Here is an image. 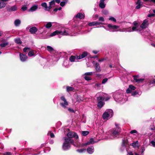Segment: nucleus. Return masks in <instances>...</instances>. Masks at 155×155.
<instances>
[{
    "label": "nucleus",
    "instance_id": "nucleus-2",
    "mask_svg": "<svg viewBox=\"0 0 155 155\" xmlns=\"http://www.w3.org/2000/svg\"><path fill=\"white\" fill-rule=\"evenodd\" d=\"M113 115V112L112 110H107L103 113L102 117L104 119H108L111 117Z\"/></svg>",
    "mask_w": 155,
    "mask_h": 155
},
{
    "label": "nucleus",
    "instance_id": "nucleus-54",
    "mask_svg": "<svg viewBox=\"0 0 155 155\" xmlns=\"http://www.w3.org/2000/svg\"><path fill=\"white\" fill-rule=\"evenodd\" d=\"M133 24L134 26H136V27H138V23L136 21H135L133 22Z\"/></svg>",
    "mask_w": 155,
    "mask_h": 155
},
{
    "label": "nucleus",
    "instance_id": "nucleus-57",
    "mask_svg": "<svg viewBox=\"0 0 155 155\" xmlns=\"http://www.w3.org/2000/svg\"><path fill=\"white\" fill-rule=\"evenodd\" d=\"M126 92L128 93V94H129V93H130L132 92H131V91L130 90V89L129 88V87H128V88L127 89V90H126Z\"/></svg>",
    "mask_w": 155,
    "mask_h": 155
},
{
    "label": "nucleus",
    "instance_id": "nucleus-6",
    "mask_svg": "<svg viewBox=\"0 0 155 155\" xmlns=\"http://www.w3.org/2000/svg\"><path fill=\"white\" fill-rule=\"evenodd\" d=\"M105 97H97L98 101L97 106L101 108L104 105V98Z\"/></svg>",
    "mask_w": 155,
    "mask_h": 155
},
{
    "label": "nucleus",
    "instance_id": "nucleus-11",
    "mask_svg": "<svg viewBox=\"0 0 155 155\" xmlns=\"http://www.w3.org/2000/svg\"><path fill=\"white\" fill-rule=\"evenodd\" d=\"M72 99L73 102L74 103H78L80 102L81 101H84V97H74Z\"/></svg>",
    "mask_w": 155,
    "mask_h": 155
},
{
    "label": "nucleus",
    "instance_id": "nucleus-1",
    "mask_svg": "<svg viewBox=\"0 0 155 155\" xmlns=\"http://www.w3.org/2000/svg\"><path fill=\"white\" fill-rule=\"evenodd\" d=\"M63 139L64 140V142L62 145V149L64 150H67L70 148L71 144L73 143L74 141L72 139H69L66 137H64Z\"/></svg>",
    "mask_w": 155,
    "mask_h": 155
},
{
    "label": "nucleus",
    "instance_id": "nucleus-8",
    "mask_svg": "<svg viewBox=\"0 0 155 155\" xmlns=\"http://www.w3.org/2000/svg\"><path fill=\"white\" fill-rule=\"evenodd\" d=\"M67 136L68 137L69 139L74 138L75 139L78 138V136L77 134L74 132H69L67 134Z\"/></svg>",
    "mask_w": 155,
    "mask_h": 155
},
{
    "label": "nucleus",
    "instance_id": "nucleus-64",
    "mask_svg": "<svg viewBox=\"0 0 155 155\" xmlns=\"http://www.w3.org/2000/svg\"><path fill=\"white\" fill-rule=\"evenodd\" d=\"M3 155H11V153L10 152H7L5 153Z\"/></svg>",
    "mask_w": 155,
    "mask_h": 155
},
{
    "label": "nucleus",
    "instance_id": "nucleus-13",
    "mask_svg": "<svg viewBox=\"0 0 155 155\" xmlns=\"http://www.w3.org/2000/svg\"><path fill=\"white\" fill-rule=\"evenodd\" d=\"M148 21L147 19L144 20L142 23L140 25V27L142 29L146 28V26L148 25Z\"/></svg>",
    "mask_w": 155,
    "mask_h": 155
},
{
    "label": "nucleus",
    "instance_id": "nucleus-52",
    "mask_svg": "<svg viewBox=\"0 0 155 155\" xmlns=\"http://www.w3.org/2000/svg\"><path fill=\"white\" fill-rule=\"evenodd\" d=\"M55 3L54 0H53V1L50 2H49V5H55Z\"/></svg>",
    "mask_w": 155,
    "mask_h": 155
},
{
    "label": "nucleus",
    "instance_id": "nucleus-4",
    "mask_svg": "<svg viewBox=\"0 0 155 155\" xmlns=\"http://www.w3.org/2000/svg\"><path fill=\"white\" fill-rule=\"evenodd\" d=\"M60 104L63 108H65L68 106V103L65 97H61Z\"/></svg>",
    "mask_w": 155,
    "mask_h": 155
},
{
    "label": "nucleus",
    "instance_id": "nucleus-3",
    "mask_svg": "<svg viewBox=\"0 0 155 155\" xmlns=\"http://www.w3.org/2000/svg\"><path fill=\"white\" fill-rule=\"evenodd\" d=\"M120 129L118 128L114 129L110 132V138L113 139L116 137L119 134Z\"/></svg>",
    "mask_w": 155,
    "mask_h": 155
},
{
    "label": "nucleus",
    "instance_id": "nucleus-29",
    "mask_svg": "<svg viewBox=\"0 0 155 155\" xmlns=\"http://www.w3.org/2000/svg\"><path fill=\"white\" fill-rule=\"evenodd\" d=\"M34 55V52L33 50H32L29 51L28 55L29 57H32Z\"/></svg>",
    "mask_w": 155,
    "mask_h": 155
},
{
    "label": "nucleus",
    "instance_id": "nucleus-17",
    "mask_svg": "<svg viewBox=\"0 0 155 155\" xmlns=\"http://www.w3.org/2000/svg\"><path fill=\"white\" fill-rule=\"evenodd\" d=\"M76 18H79L80 19H84V16L82 13H78L75 16Z\"/></svg>",
    "mask_w": 155,
    "mask_h": 155
},
{
    "label": "nucleus",
    "instance_id": "nucleus-58",
    "mask_svg": "<svg viewBox=\"0 0 155 155\" xmlns=\"http://www.w3.org/2000/svg\"><path fill=\"white\" fill-rule=\"evenodd\" d=\"M95 25H99L100 24H103V23L98 21H95Z\"/></svg>",
    "mask_w": 155,
    "mask_h": 155
},
{
    "label": "nucleus",
    "instance_id": "nucleus-31",
    "mask_svg": "<svg viewBox=\"0 0 155 155\" xmlns=\"http://www.w3.org/2000/svg\"><path fill=\"white\" fill-rule=\"evenodd\" d=\"M8 42L3 43L0 44V46L2 48H3L8 45Z\"/></svg>",
    "mask_w": 155,
    "mask_h": 155
},
{
    "label": "nucleus",
    "instance_id": "nucleus-26",
    "mask_svg": "<svg viewBox=\"0 0 155 155\" xmlns=\"http://www.w3.org/2000/svg\"><path fill=\"white\" fill-rule=\"evenodd\" d=\"M76 58V56L71 55L69 58V60L71 62H74Z\"/></svg>",
    "mask_w": 155,
    "mask_h": 155
},
{
    "label": "nucleus",
    "instance_id": "nucleus-22",
    "mask_svg": "<svg viewBox=\"0 0 155 155\" xmlns=\"http://www.w3.org/2000/svg\"><path fill=\"white\" fill-rule=\"evenodd\" d=\"M88 54V53L87 52V51H84V52H83L82 54H81L80 55L81 58L82 59L87 56Z\"/></svg>",
    "mask_w": 155,
    "mask_h": 155
},
{
    "label": "nucleus",
    "instance_id": "nucleus-12",
    "mask_svg": "<svg viewBox=\"0 0 155 155\" xmlns=\"http://www.w3.org/2000/svg\"><path fill=\"white\" fill-rule=\"evenodd\" d=\"M21 60L22 61H24L26 60L28 58L26 54H23L20 53L19 54Z\"/></svg>",
    "mask_w": 155,
    "mask_h": 155
},
{
    "label": "nucleus",
    "instance_id": "nucleus-35",
    "mask_svg": "<svg viewBox=\"0 0 155 155\" xmlns=\"http://www.w3.org/2000/svg\"><path fill=\"white\" fill-rule=\"evenodd\" d=\"M89 133L88 131H82V134L83 136H86Z\"/></svg>",
    "mask_w": 155,
    "mask_h": 155
},
{
    "label": "nucleus",
    "instance_id": "nucleus-62",
    "mask_svg": "<svg viewBox=\"0 0 155 155\" xmlns=\"http://www.w3.org/2000/svg\"><path fill=\"white\" fill-rule=\"evenodd\" d=\"M137 27L136 26H133L132 27V29L133 31H136L137 30Z\"/></svg>",
    "mask_w": 155,
    "mask_h": 155
},
{
    "label": "nucleus",
    "instance_id": "nucleus-33",
    "mask_svg": "<svg viewBox=\"0 0 155 155\" xmlns=\"http://www.w3.org/2000/svg\"><path fill=\"white\" fill-rule=\"evenodd\" d=\"M99 5L101 8H104L105 7V4L104 3L100 2Z\"/></svg>",
    "mask_w": 155,
    "mask_h": 155
},
{
    "label": "nucleus",
    "instance_id": "nucleus-49",
    "mask_svg": "<svg viewBox=\"0 0 155 155\" xmlns=\"http://www.w3.org/2000/svg\"><path fill=\"white\" fill-rule=\"evenodd\" d=\"M150 143L151 145L153 147H155V141L154 140H151Z\"/></svg>",
    "mask_w": 155,
    "mask_h": 155
},
{
    "label": "nucleus",
    "instance_id": "nucleus-19",
    "mask_svg": "<svg viewBox=\"0 0 155 155\" xmlns=\"http://www.w3.org/2000/svg\"><path fill=\"white\" fill-rule=\"evenodd\" d=\"M95 67L97 72H99L101 71V68L99 63H96L95 65Z\"/></svg>",
    "mask_w": 155,
    "mask_h": 155
},
{
    "label": "nucleus",
    "instance_id": "nucleus-46",
    "mask_svg": "<svg viewBox=\"0 0 155 155\" xmlns=\"http://www.w3.org/2000/svg\"><path fill=\"white\" fill-rule=\"evenodd\" d=\"M144 2H147L149 1L150 2H153L155 4V0H143Z\"/></svg>",
    "mask_w": 155,
    "mask_h": 155
},
{
    "label": "nucleus",
    "instance_id": "nucleus-27",
    "mask_svg": "<svg viewBox=\"0 0 155 155\" xmlns=\"http://www.w3.org/2000/svg\"><path fill=\"white\" fill-rule=\"evenodd\" d=\"M15 41L16 43L20 44H21L22 43V41L19 38L15 39Z\"/></svg>",
    "mask_w": 155,
    "mask_h": 155
},
{
    "label": "nucleus",
    "instance_id": "nucleus-23",
    "mask_svg": "<svg viewBox=\"0 0 155 155\" xmlns=\"http://www.w3.org/2000/svg\"><path fill=\"white\" fill-rule=\"evenodd\" d=\"M4 1H1L0 0V9L5 7L6 5V4Z\"/></svg>",
    "mask_w": 155,
    "mask_h": 155
},
{
    "label": "nucleus",
    "instance_id": "nucleus-44",
    "mask_svg": "<svg viewBox=\"0 0 155 155\" xmlns=\"http://www.w3.org/2000/svg\"><path fill=\"white\" fill-rule=\"evenodd\" d=\"M84 78L87 81H88L91 79V78L87 76H85L84 77Z\"/></svg>",
    "mask_w": 155,
    "mask_h": 155
},
{
    "label": "nucleus",
    "instance_id": "nucleus-9",
    "mask_svg": "<svg viewBox=\"0 0 155 155\" xmlns=\"http://www.w3.org/2000/svg\"><path fill=\"white\" fill-rule=\"evenodd\" d=\"M107 27L109 28V30L112 32L117 31V29L119 26L116 25H112L111 24H107Z\"/></svg>",
    "mask_w": 155,
    "mask_h": 155
},
{
    "label": "nucleus",
    "instance_id": "nucleus-41",
    "mask_svg": "<svg viewBox=\"0 0 155 155\" xmlns=\"http://www.w3.org/2000/svg\"><path fill=\"white\" fill-rule=\"evenodd\" d=\"M138 94V92L137 91H135L131 92L132 95L135 96Z\"/></svg>",
    "mask_w": 155,
    "mask_h": 155
},
{
    "label": "nucleus",
    "instance_id": "nucleus-48",
    "mask_svg": "<svg viewBox=\"0 0 155 155\" xmlns=\"http://www.w3.org/2000/svg\"><path fill=\"white\" fill-rule=\"evenodd\" d=\"M27 7H26L25 6H23L21 8V9L22 10V11H24L27 10Z\"/></svg>",
    "mask_w": 155,
    "mask_h": 155
},
{
    "label": "nucleus",
    "instance_id": "nucleus-43",
    "mask_svg": "<svg viewBox=\"0 0 155 155\" xmlns=\"http://www.w3.org/2000/svg\"><path fill=\"white\" fill-rule=\"evenodd\" d=\"M98 20L100 21L103 22L104 21V19L103 17H101L99 18Z\"/></svg>",
    "mask_w": 155,
    "mask_h": 155
},
{
    "label": "nucleus",
    "instance_id": "nucleus-39",
    "mask_svg": "<svg viewBox=\"0 0 155 155\" xmlns=\"http://www.w3.org/2000/svg\"><path fill=\"white\" fill-rule=\"evenodd\" d=\"M48 135L50 136L51 137H54V134L51 132H49L48 134Z\"/></svg>",
    "mask_w": 155,
    "mask_h": 155
},
{
    "label": "nucleus",
    "instance_id": "nucleus-20",
    "mask_svg": "<svg viewBox=\"0 0 155 155\" xmlns=\"http://www.w3.org/2000/svg\"><path fill=\"white\" fill-rule=\"evenodd\" d=\"M38 8V5H33L29 10V11L33 12L35 11Z\"/></svg>",
    "mask_w": 155,
    "mask_h": 155
},
{
    "label": "nucleus",
    "instance_id": "nucleus-36",
    "mask_svg": "<svg viewBox=\"0 0 155 155\" xmlns=\"http://www.w3.org/2000/svg\"><path fill=\"white\" fill-rule=\"evenodd\" d=\"M140 150L141 154L143 155V152L145 150V148L144 147H141Z\"/></svg>",
    "mask_w": 155,
    "mask_h": 155
},
{
    "label": "nucleus",
    "instance_id": "nucleus-47",
    "mask_svg": "<svg viewBox=\"0 0 155 155\" xmlns=\"http://www.w3.org/2000/svg\"><path fill=\"white\" fill-rule=\"evenodd\" d=\"M65 4H66V2H64V1L61 2L60 3V5L62 7H63L65 5Z\"/></svg>",
    "mask_w": 155,
    "mask_h": 155
},
{
    "label": "nucleus",
    "instance_id": "nucleus-51",
    "mask_svg": "<svg viewBox=\"0 0 155 155\" xmlns=\"http://www.w3.org/2000/svg\"><path fill=\"white\" fill-rule=\"evenodd\" d=\"M137 5L136 7V9H139L140 8L141 6V4H137Z\"/></svg>",
    "mask_w": 155,
    "mask_h": 155
},
{
    "label": "nucleus",
    "instance_id": "nucleus-15",
    "mask_svg": "<svg viewBox=\"0 0 155 155\" xmlns=\"http://www.w3.org/2000/svg\"><path fill=\"white\" fill-rule=\"evenodd\" d=\"M94 150V147L93 146L89 147L87 149V151L89 154L92 153Z\"/></svg>",
    "mask_w": 155,
    "mask_h": 155
},
{
    "label": "nucleus",
    "instance_id": "nucleus-50",
    "mask_svg": "<svg viewBox=\"0 0 155 155\" xmlns=\"http://www.w3.org/2000/svg\"><path fill=\"white\" fill-rule=\"evenodd\" d=\"M107 80H108V79L107 78H106L104 79L102 81V84H104L107 81Z\"/></svg>",
    "mask_w": 155,
    "mask_h": 155
},
{
    "label": "nucleus",
    "instance_id": "nucleus-42",
    "mask_svg": "<svg viewBox=\"0 0 155 155\" xmlns=\"http://www.w3.org/2000/svg\"><path fill=\"white\" fill-rule=\"evenodd\" d=\"M88 25L89 26L95 25V21H93L89 23L88 24Z\"/></svg>",
    "mask_w": 155,
    "mask_h": 155
},
{
    "label": "nucleus",
    "instance_id": "nucleus-7",
    "mask_svg": "<svg viewBox=\"0 0 155 155\" xmlns=\"http://www.w3.org/2000/svg\"><path fill=\"white\" fill-rule=\"evenodd\" d=\"M114 100L116 102L122 104L127 100V97H114Z\"/></svg>",
    "mask_w": 155,
    "mask_h": 155
},
{
    "label": "nucleus",
    "instance_id": "nucleus-45",
    "mask_svg": "<svg viewBox=\"0 0 155 155\" xmlns=\"http://www.w3.org/2000/svg\"><path fill=\"white\" fill-rule=\"evenodd\" d=\"M109 20L113 21L115 22H116V20L115 19V18L113 17H111L110 18H109Z\"/></svg>",
    "mask_w": 155,
    "mask_h": 155
},
{
    "label": "nucleus",
    "instance_id": "nucleus-25",
    "mask_svg": "<svg viewBox=\"0 0 155 155\" xmlns=\"http://www.w3.org/2000/svg\"><path fill=\"white\" fill-rule=\"evenodd\" d=\"M21 21L18 19H16L14 22L15 25V26H18L21 24Z\"/></svg>",
    "mask_w": 155,
    "mask_h": 155
},
{
    "label": "nucleus",
    "instance_id": "nucleus-60",
    "mask_svg": "<svg viewBox=\"0 0 155 155\" xmlns=\"http://www.w3.org/2000/svg\"><path fill=\"white\" fill-rule=\"evenodd\" d=\"M68 110L69 111H70L71 112H73V113L74 112V110L72 109H71L70 108H69L68 109Z\"/></svg>",
    "mask_w": 155,
    "mask_h": 155
},
{
    "label": "nucleus",
    "instance_id": "nucleus-18",
    "mask_svg": "<svg viewBox=\"0 0 155 155\" xmlns=\"http://www.w3.org/2000/svg\"><path fill=\"white\" fill-rule=\"evenodd\" d=\"M130 145L132 146L134 148L139 147V143L138 141H136L135 142H134L133 143L130 144Z\"/></svg>",
    "mask_w": 155,
    "mask_h": 155
},
{
    "label": "nucleus",
    "instance_id": "nucleus-28",
    "mask_svg": "<svg viewBox=\"0 0 155 155\" xmlns=\"http://www.w3.org/2000/svg\"><path fill=\"white\" fill-rule=\"evenodd\" d=\"M41 6L45 8V10H46L48 8V6L47 5V4L45 2H43L41 4Z\"/></svg>",
    "mask_w": 155,
    "mask_h": 155
},
{
    "label": "nucleus",
    "instance_id": "nucleus-30",
    "mask_svg": "<svg viewBox=\"0 0 155 155\" xmlns=\"http://www.w3.org/2000/svg\"><path fill=\"white\" fill-rule=\"evenodd\" d=\"M128 140L127 139L124 138L123 140L122 145L124 146L127 143Z\"/></svg>",
    "mask_w": 155,
    "mask_h": 155
},
{
    "label": "nucleus",
    "instance_id": "nucleus-53",
    "mask_svg": "<svg viewBox=\"0 0 155 155\" xmlns=\"http://www.w3.org/2000/svg\"><path fill=\"white\" fill-rule=\"evenodd\" d=\"M92 72H88L85 73L84 75H85L91 76L92 75Z\"/></svg>",
    "mask_w": 155,
    "mask_h": 155
},
{
    "label": "nucleus",
    "instance_id": "nucleus-5",
    "mask_svg": "<svg viewBox=\"0 0 155 155\" xmlns=\"http://www.w3.org/2000/svg\"><path fill=\"white\" fill-rule=\"evenodd\" d=\"M60 34L63 35H68V33L66 31V30H64V31H59L56 30L52 33L51 35V36H53L57 35Z\"/></svg>",
    "mask_w": 155,
    "mask_h": 155
},
{
    "label": "nucleus",
    "instance_id": "nucleus-59",
    "mask_svg": "<svg viewBox=\"0 0 155 155\" xmlns=\"http://www.w3.org/2000/svg\"><path fill=\"white\" fill-rule=\"evenodd\" d=\"M52 8V7L51 5H49L48 7V8L47 9H46L47 11H49Z\"/></svg>",
    "mask_w": 155,
    "mask_h": 155
},
{
    "label": "nucleus",
    "instance_id": "nucleus-61",
    "mask_svg": "<svg viewBox=\"0 0 155 155\" xmlns=\"http://www.w3.org/2000/svg\"><path fill=\"white\" fill-rule=\"evenodd\" d=\"M103 13L105 15H107L108 14V12L107 11L105 10L103 12Z\"/></svg>",
    "mask_w": 155,
    "mask_h": 155
},
{
    "label": "nucleus",
    "instance_id": "nucleus-10",
    "mask_svg": "<svg viewBox=\"0 0 155 155\" xmlns=\"http://www.w3.org/2000/svg\"><path fill=\"white\" fill-rule=\"evenodd\" d=\"M95 143V142L94 141V139L93 138H91L90 139V140L87 141V143L81 144L80 145V147H84V146H87V145L93 144Z\"/></svg>",
    "mask_w": 155,
    "mask_h": 155
},
{
    "label": "nucleus",
    "instance_id": "nucleus-63",
    "mask_svg": "<svg viewBox=\"0 0 155 155\" xmlns=\"http://www.w3.org/2000/svg\"><path fill=\"white\" fill-rule=\"evenodd\" d=\"M76 59H77V60L81 59V57L80 55L79 56H77L76 57Z\"/></svg>",
    "mask_w": 155,
    "mask_h": 155
},
{
    "label": "nucleus",
    "instance_id": "nucleus-38",
    "mask_svg": "<svg viewBox=\"0 0 155 155\" xmlns=\"http://www.w3.org/2000/svg\"><path fill=\"white\" fill-rule=\"evenodd\" d=\"M129 87L131 91L132 90H134L136 89V87L133 85H130Z\"/></svg>",
    "mask_w": 155,
    "mask_h": 155
},
{
    "label": "nucleus",
    "instance_id": "nucleus-14",
    "mask_svg": "<svg viewBox=\"0 0 155 155\" xmlns=\"http://www.w3.org/2000/svg\"><path fill=\"white\" fill-rule=\"evenodd\" d=\"M17 9V7L15 5L11 7H9L7 10L8 12H12L16 11Z\"/></svg>",
    "mask_w": 155,
    "mask_h": 155
},
{
    "label": "nucleus",
    "instance_id": "nucleus-32",
    "mask_svg": "<svg viewBox=\"0 0 155 155\" xmlns=\"http://www.w3.org/2000/svg\"><path fill=\"white\" fill-rule=\"evenodd\" d=\"M52 26L51 23V22H48V23L45 25V27L46 28H50Z\"/></svg>",
    "mask_w": 155,
    "mask_h": 155
},
{
    "label": "nucleus",
    "instance_id": "nucleus-34",
    "mask_svg": "<svg viewBox=\"0 0 155 155\" xmlns=\"http://www.w3.org/2000/svg\"><path fill=\"white\" fill-rule=\"evenodd\" d=\"M47 49L49 51H52L54 50L53 48L50 46H47Z\"/></svg>",
    "mask_w": 155,
    "mask_h": 155
},
{
    "label": "nucleus",
    "instance_id": "nucleus-21",
    "mask_svg": "<svg viewBox=\"0 0 155 155\" xmlns=\"http://www.w3.org/2000/svg\"><path fill=\"white\" fill-rule=\"evenodd\" d=\"M66 88L67 91L68 92L73 91L74 90V88L69 86H66Z\"/></svg>",
    "mask_w": 155,
    "mask_h": 155
},
{
    "label": "nucleus",
    "instance_id": "nucleus-37",
    "mask_svg": "<svg viewBox=\"0 0 155 155\" xmlns=\"http://www.w3.org/2000/svg\"><path fill=\"white\" fill-rule=\"evenodd\" d=\"M86 150L84 149H78L77 150V151L79 153H82Z\"/></svg>",
    "mask_w": 155,
    "mask_h": 155
},
{
    "label": "nucleus",
    "instance_id": "nucleus-40",
    "mask_svg": "<svg viewBox=\"0 0 155 155\" xmlns=\"http://www.w3.org/2000/svg\"><path fill=\"white\" fill-rule=\"evenodd\" d=\"M30 49H31L30 48L25 47L23 48V51L24 52H26L28 50H30Z\"/></svg>",
    "mask_w": 155,
    "mask_h": 155
},
{
    "label": "nucleus",
    "instance_id": "nucleus-24",
    "mask_svg": "<svg viewBox=\"0 0 155 155\" xmlns=\"http://www.w3.org/2000/svg\"><path fill=\"white\" fill-rule=\"evenodd\" d=\"M144 80V78L138 79L135 77L134 78V80L137 83L142 82Z\"/></svg>",
    "mask_w": 155,
    "mask_h": 155
},
{
    "label": "nucleus",
    "instance_id": "nucleus-56",
    "mask_svg": "<svg viewBox=\"0 0 155 155\" xmlns=\"http://www.w3.org/2000/svg\"><path fill=\"white\" fill-rule=\"evenodd\" d=\"M147 16L149 17L155 16V14H150L148 15Z\"/></svg>",
    "mask_w": 155,
    "mask_h": 155
},
{
    "label": "nucleus",
    "instance_id": "nucleus-16",
    "mask_svg": "<svg viewBox=\"0 0 155 155\" xmlns=\"http://www.w3.org/2000/svg\"><path fill=\"white\" fill-rule=\"evenodd\" d=\"M37 31V28L35 27H32L29 29V31L32 34L35 33Z\"/></svg>",
    "mask_w": 155,
    "mask_h": 155
},
{
    "label": "nucleus",
    "instance_id": "nucleus-55",
    "mask_svg": "<svg viewBox=\"0 0 155 155\" xmlns=\"http://www.w3.org/2000/svg\"><path fill=\"white\" fill-rule=\"evenodd\" d=\"M130 133L131 134H134V133H137V131L136 130H131Z\"/></svg>",
    "mask_w": 155,
    "mask_h": 155
}]
</instances>
